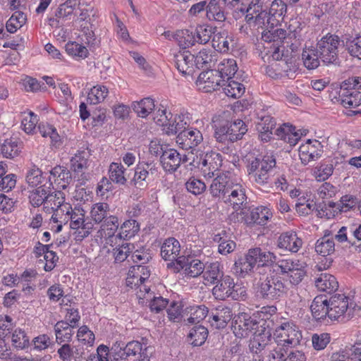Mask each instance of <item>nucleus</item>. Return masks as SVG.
Wrapping results in <instances>:
<instances>
[{
  "mask_svg": "<svg viewBox=\"0 0 361 361\" xmlns=\"http://www.w3.org/2000/svg\"><path fill=\"white\" fill-rule=\"evenodd\" d=\"M51 185L52 183H50L49 184L45 202L43 206V210L48 214H51L55 209H57L58 207H60V205L64 203L66 200L64 192L61 190L51 191Z\"/></svg>",
  "mask_w": 361,
  "mask_h": 361,
  "instance_id": "c756f323",
  "label": "nucleus"
},
{
  "mask_svg": "<svg viewBox=\"0 0 361 361\" xmlns=\"http://www.w3.org/2000/svg\"><path fill=\"white\" fill-rule=\"evenodd\" d=\"M208 314V309L204 305H198L190 307V315L184 322L187 324H198L203 320Z\"/></svg>",
  "mask_w": 361,
  "mask_h": 361,
  "instance_id": "338daca9",
  "label": "nucleus"
},
{
  "mask_svg": "<svg viewBox=\"0 0 361 361\" xmlns=\"http://www.w3.org/2000/svg\"><path fill=\"white\" fill-rule=\"evenodd\" d=\"M338 102L345 109L356 108L361 104V92L355 88H349L347 82H343Z\"/></svg>",
  "mask_w": 361,
  "mask_h": 361,
  "instance_id": "6ab92c4d",
  "label": "nucleus"
},
{
  "mask_svg": "<svg viewBox=\"0 0 361 361\" xmlns=\"http://www.w3.org/2000/svg\"><path fill=\"white\" fill-rule=\"evenodd\" d=\"M191 117L189 113H180L176 116L173 123H170L166 133L168 135H175L187 130L190 124Z\"/></svg>",
  "mask_w": 361,
  "mask_h": 361,
  "instance_id": "a19ab883",
  "label": "nucleus"
},
{
  "mask_svg": "<svg viewBox=\"0 0 361 361\" xmlns=\"http://www.w3.org/2000/svg\"><path fill=\"white\" fill-rule=\"evenodd\" d=\"M310 310L313 317L317 320L324 319L326 317L330 319L329 302L322 295L314 298L311 304Z\"/></svg>",
  "mask_w": 361,
  "mask_h": 361,
  "instance_id": "c9c22d12",
  "label": "nucleus"
},
{
  "mask_svg": "<svg viewBox=\"0 0 361 361\" xmlns=\"http://www.w3.org/2000/svg\"><path fill=\"white\" fill-rule=\"evenodd\" d=\"M212 43L213 48L220 52H227L235 44L233 37L226 30L215 32Z\"/></svg>",
  "mask_w": 361,
  "mask_h": 361,
  "instance_id": "e433bc0d",
  "label": "nucleus"
},
{
  "mask_svg": "<svg viewBox=\"0 0 361 361\" xmlns=\"http://www.w3.org/2000/svg\"><path fill=\"white\" fill-rule=\"evenodd\" d=\"M207 336V329L201 325L193 327L188 335L190 338L191 343L194 346L202 345L205 342Z\"/></svg>",
  "mask_w": 361,
  "mask_h": 361,
  "instance_id": "69168bd1",
  "label": "nucleus"
},
{
  "mask_svg": "<svg viewBox=\"0 0 361 361\" xmlns=\"http://www.w3.org/2000/svg\"><path fill=\"white\" fill-rule=\"evenodd\" d=\"M314 284L318 290L332 294L338 288L336 277L329 273H320L315 276Z\"/></svg>",
  "mask_w": 361,
  "mask_h": 361,
  "instance_id": "393cba45",
  "label": "nucleus"
},
{
  "mask_svg": "<svg viewBox=\"0 0 361 361\" xmlns=\"http://www.w3.org/2000/svg\"><path fill=\"white\" fill-rule=\"evenodd\" d=\"M233 182L231 178L225 174L222 173L218 175L211 183L209 190L210 194L214 197H222L223 199L227 193L229 192V190Z\"/></svg>",
  "mask_w": 361,
  "mask_h": 361,
  "instance_id": "5701e85b",
  "label": "nucleus"
},
{
  "mask_svg": "<svg viewBox=\"0 0 361 361\" xmlns=\"http://www.w3.org/2000/svg\"><path fill=\"white\" fill-rule=\"evenodd\" d=\"M288 291V288L284 279L276 275L260 279L257 288V296L267 301L280 300L287 295Z\"/></svg>",
  "mask_w": 361,
  "mask_h": 361,
  "instance_id": "20e7f679",
  "label": "nucleus"
},
{
  "mask_svg": "<svg viewBox=\"0 0 361 361\" xmlns=\"http://www.w3.org/2000/svg\"><path fill=\"white\" fill-rule=\"evenodd\" d=\"M73 329L67 322H58L54 326L56 341L59 343L70 341L74 333Z\"/></svg>",
  "mask_w": 361,
  "mask_h": 361,
  "instance_id": "de8ad7c7",
  "label": "nucleus"
},
{
  "mask_svg": "<svg viewBox=\"0 0 361 361\" xmlns=\"http://www.w3.org/2000/svg\"><path fill=\"white\" fill-rule=\"evenodd\" d=\"M180 245L174 238H169L164 240L161 247V255L164 260L176 262L180 257Z\"/></svg>",
  "mask_w": 361,
  "mask_h": 361,
  "instance_id": "bb28decb",
  "label": "nucleus"
},
{
  "mask_svg": "<svg viewBox=\"0 0 361 361\" xmlns=\"http://www.w3.org/2000/svg\"><path fill=\"white\" fill-rule=\"evenodd\" d=\"M286 39V31L284 29L265 31L262 33V40L264 44L260 47L262 59L264 61H281L283 56V47L280 44Z\"/></svg>",
  "mask_w": 361,
  "mask_h": 361,
  "instance_id": "7ed1b4c3",
  "label": "nucleus"
},
{
  "mask_svg": "<svg viewBox=\"0 0 361 361\" xmlns=\"http://www.w3.org/2000/svg\"><path fill=\"white\" fill-rule=\"evenodd\" d=\"M216 32V27L212 26L207 24L200 25L197 26L194 35H192L193 40H188V43L185 45L190 46L193 45L194 42L204 44L209 42L212 36L214 35Z\"/></svg>",
  "mask_w": 361,
  "mask_h": 361,
  "instance_id": "c85d7f7f",
  "label": "nucleus"
},
{
  "mask_svg": "<svg viewBox=\"0 0 361 361\" xmlns=\"http://www.w3.org/2000/svg\"><path fill=\"white\" fill-rule=\"evenodd\" d=\"M240 11L245 14L246 22L257 29L262 28L263 32L269 30H279L275 27V23L269 13L262 10V8L258 4H250L247 7H241Z\"/></svg>",
  "mask_w": 361,
  "mask_h": 361,
  "instance_id": "423d86ee",
  "label": "nucleus"
},
{
  "mask_svg": "<svg viewBox=\"0 0 361 361\" xmlns=\"http://www.w3.org/2000/svg\"><path fill=\"white\" fill-rule=\"evenodd\" d=\"M338 36L328 34L317 42V50L319 58L325 63H334L338 59V47L341 44Z\"/></svg>",
  "mask_w": 361,
  "mask_h": 361,
  "instance_id": "1a4fd4ad",
  "label": "nucleus"
},
{
  "mask_svg": "<svg viewBox=\"0 0 361 361\" xmlns=\"http://www.w3.org/2000/svg\"><path fill=\"white\" fill-rule=\"evenodd\" d=\"M16 324L11 317L6 314L0 315V338L10 340V335L14 331Z\"/></svg>",
  "mask_w": 361,
  "mask_h": 361,
  "instance_id": "e2e57ef3",
  "label": "nucleus"
},
{
  "mask_svg": "<svg viewBox=\"0 0 361 361\" xmlns=\"http://www.w3.org/2000/svg\"><path fill=\"white\" fill-rule=\"evenodd\" d=\"M38 130L43 137H49L53 146L59 147L61 145V136L53 126L47 123H41L38 126Z\"/></svg>",
  "mask_w": 361,
  "mask_h": 361,
  "instance_id": "8fccbe9b",
  "label": "nucleus"
},
{
  "mask_svg": "<svg viewBox=\"0 0 361 361\" xmlns=\"http://www.w3.org/2000/svg\"><path fill=\"white\" fill-rule=\"evenodd\" d=\"M221 87L226 96L235 99L241 97L245 91L244 85L233 80V78L222 82Z\"/></svg>",
  "mask_w": 361,
  "mask_h": 361,
  "instance_id": "49530a36",
  "label": "nucleus"
},
{
  "mask_svg": "<svg viewBox=\"0 0 361 361\" xmlns=\"http://www.w3.org/2000/svg\"><path fill=\"white\" fill-rule=\"evenodd\" d=\"M110 207L106 202H98L94 204L91 209L90 214L93 221L99 224L104 221L109 216Z\"/></svg>",
  "mask_w": 361,
  "mask_h": 361,
  "instance_id": "bf43d9fd",
  "label": "nucleus"
},
{
  "mask_svg": "<svg viewBox=\"0 0 361 361\" xmlns=\"http://www.w3.org/2000/svg\"><path fill=\"white\" fill-rule=\"evenodd\" d=\"M125 171L126 169L121 164L111 163L109 169L110 180L117 184L125 185L127 182V179L124 175Z\"/></svg>",
  "mask_w": 361,
  "mask_h": 361,
  "instance_id": "052dcab7",
  "label": "nucleus"
},
{
  "mask_svg": "<svg viewBox=\"0 0 361 361\" xmlns=\"http://www.w3.org/2000/svg\"><path fill=\"white\" fill-rule=\"evenodd\" d=\"M49 186L41 185L30 192L28 198L30 204L38 207L44 204Z\"/></svg>",
  "mask_w": 361,
  "mask_h": 361,
  "instance_id": "680f3d73",
  "label": "nucleus"
},
{
  "mask_svg": "<svg viewBox=\"0 0 361 361\" xmlns=\"http://www.w3.org/2000/svg\"><path fill=\"white\" fill-rule=\"evenodd\" d=\"M90 153L86 150H78L71 159V169L74 173H83L89 166Z\"/></svg>",
  "mask_w": 361,
  "mask_h": 361,
  "instance_id": "79ce46f5",
  "label": "nucleus"
},
{
  "mask_svg": "<svg viewBox=\"0 0 361 361\" xmlns=\"http://www.w3.org/2000/svg\"><path fill=\"white\" fill-rule=\"evenodd\" d=\"M149 275L150 272L147 267L142 265L133 266L128 273L126 285L133 288V286H136L138 283L142 284L149 278Z\"/></svg>",
  "mask_w": 361,
  "mask_h": 361,
  "instance_id": "7c9ffc66",
  "label": "nucleus"
},
{
  "mask_svg": "<svg viewBox=\"0 0 361 361\" xmlns=\"http://www.w3.org/2000/svg\"><path fill=\"white\" fill-rule=\"evenodd\" d=\"M232 310L227 306H219L215 312H212L209 322L216 329L224 328L232 319Z\"/></svg>",
  "mask_w": 361,
  "mask_h": 361,
  "instance_id": "473e14b6",
  "label": "nucleus"
},
{
  "mask_svg": "<svg viewBox=\"0 0 361 361\" xmlns=\"http://www.w3.org/2000/svg\"><path fill=\"white\" fill-rule=\"evenodd\" d=\"M247 161V175L257 185L263 186L271 184L274 180L276 162L274 155L251 157Z\"/></svg>",
  "mask_w": 361,
  "mask_h": 361,
  "instance_id": "f257e3e1",
  "label": "nucleus"
},
{
  "mask_svg": "<svg viewBox=\"0 0 361 361\" xmlns=\"http://www.w3.org/2000/svg\"><path fill=\"white\" fill-rule=\"evenodd\" d=\"M187 161L188 158L185 155L181 157L180 153L174 149L165 150L160 157V161L164 169L170 173L175 172L181 163H185Z\"/></svg>",
  "mask_w": 361,
  "mask_h": 361,
  "instance_id": "4be33fe9",
  "label": "nucleus"
},
{
  "mask_svg": "<svg viewBox=\"0 0 361 361\" xmlns=\"http://www.w3.org/2000/svg\"><path fill=\"white\" fill-rule=\"evenodd\" d=\"M158 168L154 162H139L135 169L134 177L132 180L133 185L137 188H146L148 185V180L157 176Z\"/></svg>",
  "mask_w": 361,
  "mask_h": 361,
  "instance_id": "ddd939ff",
  "label": "nucleus"
},
{
  "mask_svg": "<svg viewBox=\"0 0 361 361\" xmlns=\"http://www.w3.org/2000/svg\"><path fill=\"white\" fill-rule=\"evenodd\" d=\"M215 53L211 49H202L195 56L194 63L198 69L212 67V63L216 61Z\"/></svg>",
  "mask_w": 361,
  "mask_h": 361,
  "instance_id": "09e8293b",
  "label": "nucleus"
},
{
  "mask_svg": "<svg viewBox=\"0 0 361 361\" xmlns=\"http://www.w3.org/2000/svg\"><path fill=\"white\" fill-rule=\"evenodd\" d=\"M294 130L292 126L283 124L276 130L275 133L280 139L283 140L291 146H294L300 138L298 133H293Z\"/></svg>",
  "mask_w": 361,
  "mask_h": 361,
  "instance_id": "603ef678",
  "label": "nucleus"
},
{
  "mask_svg": "<svg viewBox=\"0 0 361 361\" xmlns=\"http://www.w3.org/2000/svg\"><path fill=\"white\" fill-rule=\"evenodd\" d=\"M109 358L111 361H127L128 353L126 350L125 343L116 341L110 348Z\"/></svg>",
  "mask_w": 361,
  "mask_h": 361,
  "instance_id": "0e129e2a",
  "label": "nucleus"
},
{
  "mask_svg": "<svg viewBox=\"0 0 361 361\" xmlns=\"http://www.w3.org/2000/svg\"><path fill=\"white\" fill-rule=\"evenodd\" d=\"M50 175L53 177L54 183L63 190L72 182L71 173L63 166H54L50 171Z\"/></svg>",
  "mask_w": 361,
  "mask_h": 361,
  "instance_id": "58836bf2",
  "label": "nucleus"
},
{
  "mask_svg": "<svg viewBox=\"0 0 361 361\" xmlns=\"http://www.w3.org/2000/svg\"><path fill=\"white\" fill-rule=\"evenodd\" d=\"M126 350L128 353V357H135L134 361H149V356L147 347H143L142 344L137 341H130L125 343Z\"/></svg>",
  "mask_w": 361,
  "mask_h": 361,
  "instance_id": "ea45409f",
  "label": "nucleus"
},
{
  "mask_svg": "<svg viewBox=\"0 0 361 361\" xmlns=\"http://www.w3.org/2000/svg\"><path fill=\"white\" fill-rule=\"evenodd\" d=\"M109 94L108 88L102 85H97L92 87L87 95V102L97 104L104 101Z\"/></svg>",
  "mask_w": 361,
  "mask_h": 361,
  "instance_id": "4d7b16f0",
  "label": "nucleus"
},
{
  "mask_svg": "<svg viewBox=\"0 0 361 361\" xmlns=\"http://www.w3.org/2000/svg\"><path fill=\"white\" fill-rule=\"evenodd\" d=\"M258 323L246 313H240L235 317L233 323V333L238 337H246L257 327Z\"/></svg>",
  "mask_w": 361,
  "mask_h": 361,
  "instance_id": "412c9836",
  "label": "nucleus"
},
{
  "mask_svg": "<svg viewBox=\"0 0 361 361\" xmlns=\"http://www.w3.org/2000/svg\"><path fill=\"white\" fill-rule=\"evenodd\" d=\"M197 159H199L198 161H193V166L200 169L204 176L209 178L215 175V172L219 170L222 164L221 155L213 151L202 154Z\"/></svg>",
  "mask_w": 361,
  "mask_h": 361,
  "instance_id": "9b49d317",
  "label": "nucleus"
},
{
  "mask_svg": "<svg viewBox=\"0 0 361 361\" xmlns=\"http://www.w3.org/2000/svg\"><path fill=\"white\" fill-rule=\"evenodd\" d=\"M12 345L17 350H23L30 345V339L24 330L17 328L10 335Z\"/></svg>",
  "mask_w": 361,
  "mask_h": 361,
  "instance_id": "13d9d810",
  "label": "nucleus"
},
{
  "mask_svg": "<svg viewBox=\"0 0 361 361\" xmlns=\"http://www.w3.org/2000/svg\"><path fill=\"white\" fill-rule=\"evenodd\" d=\"M255 252H253L255 253ZM252 252L248 251V252L242 257H240L234 264V271L235 274L242 278H244L246 275L250 274L252 272L256 263L252 255ZM256 255V254H253Z\"/></svg>",
  "mask_w": 361,
  "mask_h": 361,
  "instance_id": "72a5a7b5",
  "label": "nucleus"
},
{
  "mask_svg": "<svg viewBox=\"0 0 361 361\" xmlns=\"http://www.w3.org/2000/svg\"><path fill=\"white\" fill-rule=\"evenodd\" d=\"M69 221H71L70 227L76 230L74 235L77 241H81L87 238L93 230L94 224L91 220L85 219V211L81 207L72 208V212L70 213L67 222Z\"/></svg>",
  "mask_w": 361,
  "mask_h": 361,
  "instance_id": "0eeeda50",
  "label": "nucleus"
},
{
  "mask_svg": "<svg viewBox=\"0 0 361 361\" xmlns=\"http://www.w3.org/2000/svg\"><path fill=\"white\" fill-rule=\"evenodd\" d=\"M224 276L223 268L218 262L205 266L202 277L205 285L214 284Z\"/></svg>",
  "mask_w": 361,
  "mask_h": 361,
  "instance_id": "4c0bfd02",
  "label": "nucleus"
},
{
  "mask_svg": "<svg viewBox=\"0 0 361 361\" xmlns=\"http://www.w3.org/2000/svg\"><path fill=\"white\" fill-rule=\"evenodd\" d=\"M195 56L189 51H178L173 54V63L178 71L184 75H192L195 70Z\"/></svg>",
  "mask_w": 361,
  "mask_h": 361,
  "instance_id": "a211bd4d",
  "label": "nucleus"
},
{
  "mask_svg": "<svg viewBox=\"0 0 361 361\" xmlns=\"http://www.w3.org/2000/svg\"><path fill=\"white\" fill-rule=\"evenodd\" d=\"M302 333L292 322H285L277 326L274 332L273 339L293 348L299 345Z\"/></svg>",
  "mask_w": 361,
  "mask_h": 361,
  "instance_id": "9d476101",
  "label": "nucleus"
},
{
  "mask_svg": "<svg viewBox=\"0 0 361 361\" xmlns=\"http://www.w3.org/2000/svg\"><path fill=\"white\" fill-rule=\"evenodd\" d=\"M238 66L236 61L233 59H224L217 66L216 72L219 73V78L222 82L226 80L231 79L238 71Z\"/></svg>",
  "mask_w": 361,
  "mask_h": 361,
  "instance_id": "c03bdc74",
  "label": "nucleus"
},
{
  "mask_svg": "<svg viewBox=\"0 0 361 361\" xmlns=\"http://www.w3.org/2000/svg\"><path fill=\"white\" fill-rule=\"evenodd\" d=\"M302 245V240L293 231L283 233L278 239V247L291 252H297Z\"/></svg>",
  "mask_w": 361,
  "mask_h": 361,
  "instance_id": "a878e982",
  "label": "nucleus"
},
{
  "mask_svg": "<svg viewBox=\"0 0 361 361\" xmlns=\"http://www.w3.org/2000/svg\"><path fill=\"white\" fill-rule=\"evenodd\" d=\"M78 4V0H66L58 8L55 17L49 18V25L56 28L63 26L65 21L71 19L74 9Z\"/></svg>",
  "mask_w": 361,
  "mask_h": 361,
  "instance_id": "f3484780",
  "label": "nucleus"
},
{
  "mask_svg": "<svg viewBox=\"0 0 361 361\" xmlns=\"http://www.w3.org/2000/svg\"><path fill=\"white\" fill-rule=\"evenodd\" d=\"M287 12V4L283 0H274L272 1L269 14L272 18L273 21L276 25L281 21Z\"/></svg>",
  "mask_w": 361,
  "mask_h": 361,
  "instance_id": "864d4df0",
  "label": "nucleus"
},
{
  "mask_svg": "<svg viewBox=\"0 0 361 361\" xmlns=\"http://www.w3.org/2000/svg\"><path fill=\"white\" fill-rule=\"evenodd\" d=\"M222 82L219 73L216 70L211 69L203 71L199 75L196 85L199 90L204 92H212L219 90Z\"/></svg>",
  "mask_w": 361,
  "mask_h": 361,
  "instance_id": "dca6fc26",
  "label": "nucleus"
},
{
  "mask_svg": "<svg viewBox=\"0 0 361 361\" xmlns=\"http://www.w3.org/2000/svg\"><path fill=\"white\" fill-rule=\"evenodd\" d=\"M167 267L175 273L182 271L185 276L195 278L202 274L205 266L200 259L183 255L179 257L176 262L169 263Z\"/></svg>",
  "mask_w": 361,
  "mask_h": 361,
  "instance_id": "6e6552de",
  "label": "nucleus"
},
{
  "mask_svg": "<svg viewBox=\"0 0 361 361\" xmlns=\"http://www.w3.org/2000/svg\"><path fill=\"white\" fill-rule=\"evenodd\" d=\"M71 212H72V207L69 203L66 202L52 212L50 221L58 224L55 230L56 233L61 231L62 224L63 223H67V219Z\"/></svg>",
  "mask_w": 361,
  "mask_h": 361,
  "instance_id": "37998d69",
  "label": "nucleus"
},
{
  "mask_svg": "<svg viewBox=\"0 0 361 361\" xmlns=\"http://www.w3.org/2000/svg\"><path fill=\"white\" fill-rule=\"evenodd\" d=\"M203 141L202 133L197 128H190L179 133L176 143L183 149L188 150L198 146Z\"/></svg>",
  "mask_w": 361,
  "mask_h": 361,
  "instance_id": "aec40b11",
  "label": "nucleus"
},
{
  "mask_svg": "<svg viewBox=\"0 0 361 361\" xmlns=\"http://www.w3.org/2000/svg\"><path fill=\"white\" fill-rule=\"evenodd\" d=\"M277 266L281 273L288 274L290 283L295 286L298 285L306 275L305 267L299 260L282 259L278 262Z\"/></svg>",
  "mask_w": 361,
  "mask_h": 361,
  "instance_id": "f8f14e48",
  "label": "nucleus"
},
{
  "mask_svg": "<svg viewBox=\"0 0 361 361\" xmlns=\"http://www.w3.org/2000/svg\"><path fill=\"white\" fill-rule=\"evenodd\" d=\"M290 349V348L282 343L272 339L268 345V350H266L267 360V361H283Z\"/></svg>",
  "mask_w": 361,
  "mask_h": 361,
  "instance_id": "f704fd0d",
  "label": "nucleus"
},
{
  "mask_svg": "<svg viewBox=\"0 0 361 361\" xmlns=\"http://www.w3.org/2000/svg\"><path fill=\"white\" fill-rule=\"evenodd\" d=\"M154 102L149 97L132 104L133 111L141 118H146L154 109Z\"/></svg>",
  "mask_w": 361,
  "mask_h": 361,
  "instance_id": "3c124183",
  "label": "nucleus"
},
{
  "mask_svg": "<svg viewBox=\"0 0 361 361\" xmlns=\"http://www.w3.org/2000/svg\"><path fill=\"white\" fill-rule=\"evenodd\" d=\"M273 68H268L267 73L269 76L274 78L282 77H288V78H294V74L298 70V66L295 61L291 58L288 60H281L279 63L276 64L275 70L278 71L273 75L270 72Z\"/></svg>",
  "mask_w": 361,
  "mask_h": 361,
  "instance_id": "2f4dec72",
  "label": "nucleus"
},
{
  "mask_svg": "<svg viewBox=\"0 0 361 361\" xmlns=\"http://www.w3.org/2000/svg\"><path fill=\"white\" fill-rule=\"evenodd\" d=\"M319 54L317 49L313 47L303 49L302 54V59L303 61L304 66L307 69H315L320 63Z\"/></svg>",
  "mask_w": 361,
  "mask_h": 361,
  "instance_id": "5fc2aeb1",
  "label": "nucleus"
},
{
  "mask_svg": "<svg viewBox=\"0 0 361 361\" xmlns=\"http://www.w3.org/2000/svg\"><path fill=\"white\" fill-rule=\"evenodd\" d=\"M315 251L322 256H328L335 251V243L333 238L329 237V231H326L323 237L318 239L315 244Z\"/></svg>",
  "mask_w": 361,
  "mask_h": 361,
  "instance_id": "a18cd8bd",
  "label": "nucleus"
},
{
  "mask_svg": "<svg viewBox=\"0 0 361 361\" xmlns=\"http://www.w3.org/2000/svg\"><path fill=\"white\" fill-rule=\"evenodd\" d=\"M322 145L318 140H307L299 148V157L301 162L307 165L319 159L322 154Z\"/></svg>",
  "mask_w": 361,
  "mask_h": 361,
  "instance_id": "2eb2a0df",
  "label": "nucleus"
},
{
  "mask_svg": "<svg viewBox=\"0 0 361 361\" xmlns=\"http://www.w3.org/2000/svg\"><path fill=\"white\" fill-rule=\"evenodd\" d=\"M215 283L212 294L216 299L224 300L231 298L235 300H244L247 297L245 288L235 283L234 279L228 275H224Z\"/></svg>",
  "mask_w": 361,
  "mask_h": 361,
  "instance_id": "39448f33",
  "label": "nucleus"
},
{
  "mask_svg": "<svg viewBox=\"0 0 361 361\" xmlns=\"http://www.w3.org/2000/svg\"><path fill=\"white\" fill-rule=\"evenodd\" d=\"M246 199L245 188L240 184L233 183L229 192L224 197V202L235 211H238Z\"/></svg>",
  "mask_w": 361,
  "mask_h": 361,
  "instance_id": "b1692460",
  "label": "nucleus"
},
{
  "mask_svg": "<svg viewBox=\"0 0 361 361\" xmlns=\"http://www.w3.org/2000/svg\"><path fill=\"white\" fill-rule=\"evenodd\" d=\"M271 334L269 330L255 333L250 341L249 348L252 353L258 354L262 350H268V345L271 343Z\"/></svg>",
  "mask_w": 361,
  "mask_h": 361,
  "instance_id": "cd10ccee",
  "label": "nucleus"
},
{
  "mask_svg": "<svg viewBox=\"0 0 361 361\" xmlns=\"http://www.w3.org/2000/svg\"><path fill=\"white\" fill-rule=\"evenodd\" d=\"M207 18L210 21L222 23L226 20V15L216 0H210L206 13Z\"/></svg>",
  "mask_w": 361,
  "mask_h": 361,
  "instance_id": "6e6d98bb",
  "label": "nucleus"
},
{
  "mask_svg": "<svg viewBox=\"0 0 361 361\" xmlns=\"http://www.w3.org/2000/svg\"><path fill=\"white\" fill-rule=\"evenodd\" d=\"M214 136L217 142L221 143L234 142L243 137L247 131L245 123L240 119L233 123L221 119L220 116L213 118Z\"/></svg>",
  "mask_w": 361,
  "mask_h": 361,
  "instance_id": "f03ea898",
  "label": "nucleus"
},
{
  "mask_svg": "<svg viewBox=\"0 0 361 361\" xmlns=\"http://www.w3.org/2000/svg\"><path fill=\"white\" fill-rule=\"evenodd\" d=\"M349 298L343 294H335L328 300L330 312V319L343 321L349 319L350 314L347 313Z\"/></svg>",
  "mask_w": 361,
  "mask_h": 361,
  "instance_id": "4468645a",
  "label": "nucleus"
},
{
  "mask_svg": "<svg viewBox=\"0 0 361 361\" xmlns=\"http://www.w3.org/2000/svg\"><path fill=\"white\" fill-rule=\"evenodd\" d=\"M121 232L118 234L120 238H128L134 236L140 230L138 223L134 219L123 222L121 227Z\"/></svg>",
  "mask_w": 361,
  "mask_h": 361,
  "instance_id": "774afa93",
  "label": "nucleus"
}]
</instances>
